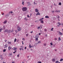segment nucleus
Instances as JSON below:
<instances>
[{
  "mask_svg": "<svg viewBox=\"0 0 63 63\" xmlns=\"http://www.w3.org/2000/svg\"><path fill=\"white\" fill-rule=\"evenodd\" d=\"M27 8L26 7H23L22 9V10H23V11L24 12H25V11H26V10H27Z\"/></svg>",
  "mask_w": 63,
  "mask_h": 63,
  "instance_id": "nucleus-1",
  "label": "nucleus"
},
{
  "mask_svg": "<svg viewBox=\"0 0 63 63\" xmlns=\"http://www.w3.org/2000/svg\"><path fill=\"white\" fill-rule=\"evenodd\" d=\"M17 30H18V31H20L21 30V28L19 27V26H17Z\"/></svg>",
  "mask_w": 63,
  "mask_h": 63,
  "instance_id": "nucleus-2",
  "label": "nucleus"
},
{
  "mask_svg": "<svg viewBox=\"0 0 63 63\" xmlns=\"http://www.w3.org/2000/svg\"><path fill=\"white\" fill-rule=\"evenodd\" d=\"M39 37V36L38 35H36V37L35 38H36L35 40L36 41H38V38Z\"/></svg>",
  "mask_w": 63,
  "mask_h": 63,
  "instance_id": "nucleus-3",
  "label": "nucleus"
},
{
  "mask_svg": "<svg viewBox=\"0 0 63 63\" xmlns=\"http://www.w3.org/2000/svg\"><path fill=\"white\" fill-rule=\"evenodd\" d=\"M13 50H16L17 49V48L16 47H14L13 48Z\"/></svg>",
  "mask_w": 63,
  "mask_h": 63,
  "instance_id": "nucleus-4",
  "label": "nucleus"
},
{
  "mask_svg": "<svg viewBox=\"0 0 63 63\" xmlns=\"http://www.w3.org/2000/svg\"><path fill=\"white\" fill-rule=\"evenodd\" d=\"M24 19L25 20V21H27V20H28V19L27 18H26V17H25L24 18Z\"/></svg>",
  "mask_w": 63,
  "mask_h": 63,
  "instance_id": "nucleus-5",
  "label": "nucleus"
},
{
  "mask_svg": "<svg viewBox=\"0 0 63 63\" xmlns=\"http://www.w3.org/2000/svg\"><path fill=\"white\" fill-rule=\"evenodd\" d=\"M59 33L60 35H61V36H62V34H63L61 32H59Z\"/></svg>",
  "mask_w": 63,
  "mask_h": 63,
  "instance_id": "nucleus-6",
  "label": "nucleus"
},
{
  "mask_svg": "<svg viewBox=\"0 0 63 63\" xmlns=\"http://www.w3.org/2000/svg\"><path fill=\"white\" fill-rule=\"evenodd\" d=\"M8 16H9L8 15H5V17L6 18H7Z\"/></svg>",
  "mask_w": 63,
  "mask_h": 63,
  "instance_id": "nucleus-7",
  "label": "nucleus"
},
{
  "mask_svg": "<svg viewBox=\"0 0 63 63\" xmlns=\"http://www.w3.org/2000/svg\"><path fill=\"white\" fill-rule=\"evenodd\" d=\"M7 32L9 33H11V32L10 31V30H7Z\"/></svg>",
  "mask_w": 63,
  "mask_h": 63,
  "instance_id": "nucleus-8",
  "label": "nucleus"
},
{
  "mask_svg": "<svg viewBox=\"0 0 63 63\" xmlns=\"http://www.w3.org/2000/svg\"><path fill=\"white\" fill-rule=\"evenodd\" d=\"M55 12H57V13H60V11L59 10H58V11L57 10H56L55 11Z\"/></svg>",
  "mask_w": 63,
  "mask_h": 63,
  "instance_id": "nucleus-9",
  "label": "nucleus"
},
{
  "mask_svg": "<svg viewBox=\"0 0 63 63\" xmlns=\"http://www.w3.org/2000/svg\"><path fill=\"white\" fill-rule=\"evenodd\" d=\"M35 11H36V12H39V11H38V10L37 9H35Z\"/></svg>",
  "mask_w": 63,
  "mask_h": 63,
  "instance_id": "nucleus-10",
  "label": "nucleus"
},
{
  "mask_svg": "<svg viewBox=\"0 0 63 63\" xmlns=\"http://www.w3.org/2000/svg\"><path fill=\"white\" fill-rule=\"evenodd\" d=\"M34 4H37V2L36 1H35L34 2Z\"/></svg>",
  "mask_w": 63,
  "mask_h": 63,
  "instance_id": "nucleus-11",
  "label": "nucleus"
},
{
  "mask_svg": "<svg viewBox=\"0 0 63 63\" xmlns=\"http://www.w3.org/2000/svg\"><path fill=\"white\" fill-rule=\"evenodd\" d=\"M45 18H49V16H46L45 17Z\"/></svg>",
  "mask_w": 63,
  "mask_h": 63,
  "instance_id": "nucleus-12",
  "label": "nucleus"
},
{
  "mask_svg": "<svg viewBox=\"0 0 63 63\" xmlns=\"http://www.w3.org/2000/svg\"><path fill=\"white\" fill-rule=\"evenodd\" d=\"M7 43L8 44H12V42H7Z\"/></svg>",
  "mask_w": 63,
  "mask_h": 63,
  "instance_id": "nucleus-13",
  "label": "nucleus"
},
{
  "mask_svg": "<svg viewBox=\"0 0 63 63\" xmlns=\"http://www.w3.org/2000/svg\"><path fill=\"white\" fill-rule=\"evenodd\" d=\"M52 61H53V62H55V59H53L52 60Z\"/></svg>",
  "mask_w": 63,
  "mask_h": 63,
  "instance_id": "nucleus-14",
  "label": "nucleus"
},
{
  "mask_svg": "<svg viewBox=\"0 0 63 63\" xmlns=\"http://www.w3.org/2000/svg\"><path fill=\"white\" fill-rule=\"evenodd\" d=\"M8 47V46H7V45H4V47L5 48V47Z\"/></svg>",
  "mask_w": 63,
  "mask_h": 63,
  "instance_id": "nucleus-15",
  "label": "nucleus"
},
{
  "mask_svg": "<svg viewBox=\"0 0 63 63\" xmlns=\"http://www.w3.org/2000/svg\"><path fill=\"white\" fill-rule=\"evenodd\" d=\"M41 23H43L44 21L43 20H41Z\"/></svg>",
  "mask_w": 63,
  "mask_h": 63,
  "instance_id": "nucleus-16",
  "label": "nucleus"
},
{
  "mask_svg": "<svg viewBox=\"0 0 63 63\" xmlns=\"http://www.w3.org/2000/svg\"><path fill=\"white\" fill-rule=\"evenodd\" d=\"M39 13V12H38L37 14H36V16H38V15H40V13Z\"/></svg>",
  "mask_w": 63,
  "mask_h": 63,
  "instance_id": "nucleus-17",
  "label": "nucleus"
},
{
  "mask_svg": "<svg viewBox=\"0 0 63 63\" xmlns=\"http://www.w3.org/2000/svg\"><path fill=\"white\" fill-rule=\"evenodd\" d=\"M7 20H5L4 21V22L3 23L6 24L7 23Z\"/></svg>",
  "mask_w": 63,
  "mask_h": 63,
  "instance_id": "nucleus-18",
  "label": "nucleus"
},
{
  "mask_svg": "<svg viewBox=\"0 0 63 63\" xmlns=\"http://www.w3.org/2000/svg\"><path fill=\"white\" fill-rule=\"evenodd\" d=\"M4 32H8V30L6 29L4 31Z\"/></svg>",
  "mask_w": 63,
  "mask_h": 63,
  "instance_id": "nucleus-19",
  "label": "nucleus"
},
{
  "mask_svg": "<svg viewBox=\"0 0 63 63\" xmlns=\"http://www.w3.org/2000/svg\"><path fill=\"white\" fill-rule=\"evenodd\" d=\"M57 18H59V17H60L58 15H57Z\"/></svg>",
  "mask_w": 63,
  "mask_h": 63,
  "instance_id": "nucleus-20",
  "label": "nucleus"
},
{
  "mask_svg": "<svg viewBox=\"0 0 63 63\" xmlns=\"http://www.w3.org/2000/svg\"><path fill=\"white\" fill-rule=\"evenodd\" d=\"M21 17H20V16H19V20H20V19H21Z\"/></svg>",
  "mask_w": 63,
  "mask_h": 63,
  "instance_id": "nucleus-21",
  "label": "nucleus"
},
{
  "mask_svg": "<svg viewBox=\"0 0 63 63\" xmlns=\"http://www.w3.org/2000/svg\"><path fill=\"white\" fill-rule=\"evenodd\" d=\"M58 40H59V41H60H60L61 40V38H60V37H59Z\"/></svg>",
  "mask_w": 63,
  "mask_h": 63,
  "instance_id": "nucleus-22",
  "label": "nucleus"
},
{
  "mask_svg": "<svg viewBox=\"0 0 63 63\" xmlns=\"http://www.w3.org/2000/svg\"><path fill=\"white\" fill-rule=\"evenodd\" d=\"M58 24H59V25H61V24L59 22H58Z\"/></svg>",
  "mask_w": 63,
  "mask_h": 63,
  "instance_id": "nucleus-23",
  "label": "nucleus"
},
{
  "mask_svg": "<svg viewBox=\"0 0 63 63\" xmlns=\"http://www.w3.org/2000/svg\"><path fill=\"white\" fill-rule=\"evenodd\" d=\"M3 52H5L6 51V49H4L3 50Z\"/></svg>",
  "mask_w": 63,
  "mask_h": 63,
  "instance_id": "nucleus-24",
  "label": "nucleus"
},
{
  "mask_svg": "<svg viewBox=\"0 0 63 63\" xmlns=\"http://www.w3.org/2000/svg\"><path fill=\"white\" fill-rule=\"evenodd\" d=\"M63 60V59H61V60H60V61H62Z\"/></svg>",
  "mask_w": 63,
  "mask_h": 63,
  "instance_id": "nucleus-25",
  "label": "nucleus"
},
{
  "mask_svg": "<svg viewBox=\"0 0 63 63\" xmlns=\"http://www.w3.org/2000/svg\"><path fill=\"white\" fill-rule=\"evenodd\" d=\"M0 57L1 58H3V57H2V55H0Z\"/></svg>",
  "mask_w": 63,
  "mask_h": 63,
  "instance_id": "nucleus-26",
  "label": "nucleus"
},
{
  "mask_svg": "<svg viewBox=\"0 0 63 63\" xmlns=\"http://www.w3.org/2000/svg\"><path fill=\"white\" fill-rule=\"evenodd\" d=\"M16 50H15V52H13V53H15L16 52Z\"/></svg>",
  "mask_w": 63,
  "mask_h": 63,
  "instance_id": "nucleus-27",
  "label": "nucleus"
},
{
  "mask_svg": "<svg viewBox=\"0 0 63 63\" xmlns=\"http://www.w3.org/2000/svg\"><path fill=\"white\" fill-rule=\"evenodd\" d=\"M13 12H9V13L10 14H10H12L13 13Z\"/></svg>",
  "mask_w": 63,
  "mask_h": 63,
  "instance_id": "nucleus-28",
  "label": "nucleus"
},
{
  "mask_svg": "<svg viewBox=\"0 0 63 63\" xmlns=\"http://www.w3.org/2000/svg\"><path fill=\"white\" fill-rule=\"evenodd\" d=\"M59 5H61V2L59 3Z\"/></svg>",
  "mask_w": 63,
  "mask_h": 63,
  "instance_id": "nucleus-29",
  "label": "nucleus"
},
{
  "mask_svg": "<svg viewBox=\"0 0 63 63\" xmlns=\"http://www.w3.org/2000/svg\"><path fill=\"white\" fill-rule=\"evenodd\" d=\"M14 32V30H12V31H10V32Z\"/></svg>",
  "mask_w": 63,
  "mask_h": 63,
  "instance_id": "nucleus-30",
  "label": "nucleus"
},
{
  "mask_svg": "<svg viewBox=\"0 0 63 63\" xmlns=\"http://www.w3.org/2000/svg\"><path fill=\"white\" fill-rule=\"evenodd\" d=\"M29 47L30 48H31V47H32V46H31L30 45L29 46Z\"/></svg>",
  "mask_w": 63,
  "mask_h": 63,
  "instance_id": "nucleus-31",
  "label": "nucleus"
},
{
  "mask_svg": "<svg viewBox=\"0 0 63 63\" xmlns=\"http://www.w3.org/2000/svg\"><path fill=\"white\" fill-rule=\"evenodd\" d=\"M16 38H15L14 42H16Z\"/></svg>",
  "mask_w": 63,
  "mask_h": 63,
  "instance_id": "nucleus-32",
  "label": "nucleus"
},
{
  "mask_svg": "<svg viewBox=\"0 0 63 63\" xmlns=\"http://www.w3.org/2000/svg\"><path fill=\"white\" fill-rule=\"evenodd\" d=\"M12 55V54H9V56H11V55Z\"/></svg>",
  "mask_w": 63,
  "mask_h": 63,
  "instance_id": "nucleus-33",
  "label": "nucleus"
},
{
  "mask_svg": "<svg viewBox=\"0 0 63 63\" xmlns=\"http://www.w3.org/2000/svg\"><path fill=\"white\" fill-rule=\"evenodd\" d=\"M44 31H45L46 32H47V29H45Z\"/></svg>",
  "mask_w": 63,
  "mask_h": 63,
  "instance_id": "nucleus-34",
  "label": "nucleus"
},
{
  "mask_svg": "<svg viewBox=\"0 0 63 63\" xmlns=\"http://www.w3.org/2000/svg\"><path fill=\"white\" fill-rule=\"evenodd\" d=\"M59 62V61H57L56 62V63H58V62Z\"/></svg>",
  "mask_w": 63,
  "mask_h": 63,
  "instance_id": "nucleus-35",
  "label": "nucleus"
},
{
  "mask_svg": "<svg viewBox=\"0 0 63 63\" xmlns=\"http://www.w3.org/2000/svg\"><path fill=\"white\" fill-rule=\"evenodd\" d=\"M44 46H46V44L44 43Z\"/></svg>",
  "mask_w": 63,
  "mask_h": 63,
  "instance_id": "nucleus-36",
  "label": "nucleus"
},
{
  "mask_svg": "<svg viewBox=\"0 0 63 63\" xmlns=\"http://www.w3.org/2000/svg\"><path fill=\"white\" fill-rule=\"evenodd\" d=\"M22 40L23 41H24L25 40V38H23L22 39Z\"/></svg>",
  "mask_w": 63,
  "mask_h": 63,
  "instance_id": "nucleus-37",
  "label": "nucleus"
},
{
  "mask_svg": "<svg viewBox=\"0 0 63 63\" xmlns=\"http://www.w3.org/2000/svg\"><path fill=\"white\" fill-rule=\"evenodd\" d=\"M3 28L4 29H5V26H3Z\"/></svg>",
  "mask_w": 63,
  "mask_h": 63,
  "instance_id": "nucleus-38",
  "label": "nucleus"
},
{
  "mask_svg": "<svg viewBox=\"0 0 63 63\" xmlns=\"http://www.w3.org/2000/svg\"><path fill=\"white\" fill-rule=\"evenodd\" d=\"M40 43H41V42H40V41H39V42L37 43V44H40Z\"/></svg>",
  "mask_w": 63,
  "mask_h": 63,
  "instance_id": "nucleus-39",
  "label": "nucleus"
},
{
  "mask_svg": "<svg viewBox=\"0 0 63 63\" xmlns=\"http://www.w3.org/2000/svg\"><path fill=\"white\" fill-rule=\"evenodd\" d=\"M40 27H38V28H37V29H40Z\"/></svg>",
  "mask_w": 63,
  "mask_h": 63,
  "instance_id": "nucleus-40",
  "label": "nucleus"
},
{
  "mask_svg": "<svg viewBox=\"0 0 63 63\" xmlns=\"http://www.w3.org/2000/svg\"><path fill=\"white\" fill-rule=\"evenodd\" d=\"M53 28H52V29L51 30V31H53Z\"/></svg>",
  "mask_w": 63,
  "mask_h": 63,
  "instance_id": "nucleus-41",
  "label": "nucleus"
},
{
  "mask_svg": "<svg viewBox=\"0 0 63 63\" xmlns=\"http://www.w3.org/2000/svg\"><path fill=\"white\" fill-rule=\"evenodd\" d=\"M2 28H1L0 29V31H2V30H3V29H2Z\"/></svg>",
  "mask_w": 63,
  "mask_h": 63,
  "instance_id": "nucleus-42",
  "label": "nucleus"
},
{
  "mask_svg": "<svg viewBox=\"0 0 63 63\" xmlns=\"http://www.w3.org/2000/svg\"><path fill=\"white\" fill-rule=\"evenodd\" d=\"M11 48H10V47H8V49H11Z\"/></svg>",
  "mask_w": 63,
  "mask_h": 63,
  "instance_id": "nucleus-43",
  "label": "nucleus"
},
{
  "mask_svg": "<svg viewBox=\"0 0 63 63\" xmlns=\"http://www.w3.org/2000/svg\"><path fill=\"white\" fill-rule=\"evenodd\" d=\"M38 63H42V62H38Z\"/></svg>",
  "mask_w": 63,
  "mask_h": 63,
  "instance_id": "nucleus-44",
  "label": "nucleus"
},
{
  "mask_svg": "<svg viewBox=\"0 0 63 63\" xmlns=\"http://www.w3.org/2000/svg\"><path fill=\"white\" fill-rule=\"evenodd\" d=\"M50 44L51 45V46H52L53 44L52 43H50Z\"/></svg>",
  "mask_w": 63,
  "mask_h": 63,
  "instance_id": "nucleus-45",
  "label": "nucleus"
},
{
  "mask_svg": "<svg viewBox=\"0 0 63 63\" xmlns=\"http://www.w3.org/2000/svg\"><path fill=\"white\" fill-rule=\"evenodd\" d=\"M28 36V34H26V36Z\"/></svg>",
  "mask_w": 63,
  "mask_h": 63,
  "instance_id": "nucleus-46",
  "label": "nucleus"
},
{
  "mask_svg": "<svg viewBox=\"0 0 63 63\" xmlns=\"http://www.w3.org/2000/svg\"><path fill=\"white\" fill-rule=\"evenodd\" d=\"M52 13H54V11H52Z\"/></svg>",
  "mask_w": 63,
  "mask_h": 63,
  "instance_id": "nucleus-47",
  "label": "nucleus"
},
{
  "mask_svg": "<svg viewBox=\"0 0 63 63\" xmlns=\"http://www.w3.org/2000/svg\"><path fill=\"white\" fill-rule=\"evenodd\" d=\"M55 40H57V38H55Z\"/></svg>",
  "mask_w": 63,
  "mask_h": 63,
  "instance_id": "nucleus-48",
  "label": "nucleus"
},
{
  "mask_svg": "<svg viewBox=\"0 0 63 63\" xmlns=\"http://www.w3.org/2000/svg\"><path fill=\"white\" fill-rule=\"evenodd\" d=\"M22 49V48H20V50H21V49Z\"/></svg>",
  "mask_w": 63,
  "mask_h": 63,
  "instance_id": "nucleus-49",
  "label": "nucleus"
},
{
  "mask_svg": "<svg viewBox=\"0 0 63 63\" xmlns=\"http://www.w3.org/2000/svg\"><path fill=\"white\" fill-rule=\"evenodd\" d=\"M4 15V13H3L2 14V15Z\"/></svg>",
  "mask_w": 63,
  "mask_h": 63,
  "instance_id": "nucleus-50",
  "label": "nucleus"
},
{
  "mask_svg": "<svg viewBox=\"0 0 63 63\" xmlns=\"http://www.w3.org/2000/svg\"><path fill=\"white\" fill-rule=\"evenodd\" d=\"M45 36L46 37H47V34H46L45 35Z\"/></svg>",
  "mask_w": 63,
  "mask_h": 63,
  "instance_id": "nucleus-51",
  "label": "nucleus"
},
{
  "mask_svg": "<svg viewBox=\"0 0 63 63\" xmlns=\"http://www.w3.org/2000/svg\"><path fill=\"white\" fill-rule=\"evenodd\" d=\"M17 57H19V54H18V55H17Z\"/></svg>",
  "mask_w": 63,
  "mask_h": 63,
  "instance_id": "nucleus-52",
  "label": "nucleus"
},
{
  "mask_svg": "<svg viewBox=\"0 0 63 63\" xmlns=\"http://www.w3.org/2000/svg\"><path fill=\"white\" fill-rule=\"evenodd\" d=\"M26 49V47H25V49Z\"/></svg>",
  "mask_w": 63,
  "mask_h": 63,
  "instance_id": "nucleus-53",
  "label": "nucleus"
},
{
  "mask_svg": "<svg viewBox=\"0 0 63 63\" xmlns=\"http://www.w3.org/2000/svg\"><path fill=\"white\" fill-rule=\"evenodd\" d=\"M43 19H44V18H42L41 19V20H42Z\"/></svg>",
  "mask_w": 63,
  "mask_h": 63,
  "instance_id": "nucleus-54",
  "label": "nucleus"
},
{
  "mask_svg": "<svg viewBox=\"0 0 63 63\" xmlns=\"http://www.w3.org/2000/svg\"><path fill=\"white\" fill-rule=\"evenodd\" d=\"M31 33H33V31H32V32H30Z\"/></svg>",
  "mask_w": 63,
  "mask_h": 63,
  "instance_id": "nucleus-55",
  "label": "nucleus"
},
{
  "mask_svg": "<svg viewBox=\"0 0 63 63\" xmlns=\"http://www.w3.org/2000/svg\"><path fill=\"white\" fill-rule=\"evenodd\" d=\"M27 17H29V15H28V16H27Z\"/></svg>",
  "mask_w": 63,
  "mask_h": 63,
  "instance_id": "nucleus-56",
  "label": "nucleus"
},
{
  "mask_svg": "<svg viewBox=\"0 0 63 63\" xmlns=\"http://www.w3.org/2000/svg\"><path fill=\"white\" fill-rule=\"evenodd\" d=\"M21 47H22V48H23V46H21Z\"/></svg>",
  "mask_w": 63,
  "mask_h": 63,
  "instance_id": "nucleus-57",
  "label": "nucleus"
},
{
  "mask_svg": "<svg viewBox=\"0 0 63 63\" xmlns=\"http://www.w3.org/2000/svg\"><path fill=\"white\" fill-rule=\"evenodd\" d=\"M39 35H41V33H39Z\"/></svg>",
  "mask_w": 63,
  "mask_h": 63,
  "instance_id": "nucleus-58",
  "label": "nucleus"
},
{
  "mask_svg": "<svg viewBox=\"0 0 63 63\" xmlns=\"http://www.w3.org/2000/svg\"><path fill=\"white\" fill-rule=\"evenodd\" d=\"M55 51H57V50H56V49H55Z\"/></svg>",
  "mask_w": 63,
  "mask_h": 63,
  "instance_id": "nucleus-59",
  "label": "nucleus"
},
{
  "mask_svg": "<svg viewBox=\"0 0 63 63\" xmlns=\"http://www.w3.org/2000/svg\"><path fill=\"white\" fill-rule=\"evenodd\" d=\"M54 5H55V6H56V5H55V4H54Z\"/></svg>",
  "mask_w": 63,
  "mask_h": 63,
  "instance_id": "nucleus-60",
  "label": "nucleus"
},
{
  "mask_svg": "<svg viewBox=\"0 0 63 63\" xmlns=\"http://www.w3.org/2000/svg\"><path fill=\"white\" fill-rule=\"evenodd\" d=\"M5 42H7V41L6 40H5Z\"/></svg>",
  "mask_w": 63,
  "mask_h": 63,
  "instance_id": "nucleus-61",
  "label": "nucleus"
},
{
  "mask_svg": "<svg viewBox=\"0 0 63 63\" xmlns=\"http://www.w3.org/2000/svg\"><path fill=\"white\" fill-rule=\"evenodd\" d=\"M12 63H15L14 62H12Z\"/></svg>",
  "mask_w": 63,
  "mask_h": 63,
  "instance_id": "nucleus-62",
  "label": "nucleus"
},
{
  "mask_svg": "<svg viewBox=\"0 0 63 63\" xmlns=\"http://www.w3.org/2000/svg\"><path fill=\"white\" fill-rule=\"evenodd\" d=\"M22 5H24V3H22Z\"/></svg>",
  "mask_w": 63,
  "mask_h": 63,
  "instance_id": "nucleus-63",
  "label": "nucleus"
},
{
  "mask_svg": "<svg viewBox=\"0 0 63 63\" xmlns=\"http://www.w3.org/2000/svg\"><path fill=\"white\" fill-rule=\"evenodd\" d=\"M24 3V2H23H23H22V3Z\"/></svg>",
  "mask_w": 63,
  "mask_h": 63,
  "instance_id": "nucleus-64",
  "label": "nucleus"
}]
</instances>
